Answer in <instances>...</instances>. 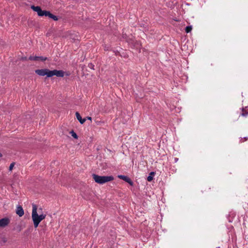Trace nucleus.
I'll list each match as a JSON object with an SVG mask.
<instances>
[{"mask_svg": "<svg viewBox=\"0 0 248 248\" xmlns=\"http://www.w3.org/2000/svg\"><path fill=\"white\" fill-rule=\"evenodd\" d=\"M37 206L36 204H32V219L33 222L34 227L36 228L38 226L39 223L45 218L46 215L45 214H41L38 215L37 212Z\"/></svg>", "mask_w": 248, "mask_h": 248, "instance_id": "1", "label": "nucleus"}, {"mask_svg": "<svg viewBox=\"0 0 248 248\" xmlns=\"http://www.w3.org/2000/svg\"><path fill=\"white\" fill-rule=\"evenodd\" d=\"M93 178L94 181L97 184H103L108 182L113 181L114 177L111 176H99L95 174H92Z\"/></svg>", "mask_w": 248, "mask_h": 248, "instance_id": "2", "label": "nucleus"}, {"mask_svg": "<svg viewBox=\"0 0 248 248\" xmlns=\"http://www.w3.org/2000/svg\"><path fill=\"white\" fill-rule=\"evenodd\" d=\"M35 73L40 76H46L47 77L50 78V70L48 69H37L35 70Z\"/></svg>", "mask_w": 248, "mask_h": 248, "instance_id": "3", "label": "nucleus"}, {"mask_svg": "<svg viewBox=\"0 0 248 248\" xmlns=\"http://www.w3.org/2000/svg\"><path fill=\"white\" fill-rule=\"evenodd\" d=\"M31 8L35 12L37 13L38 16H45L46 14V12L47 11L46 10H42L40 7L39 6H35L32 5L31 6Z\"/></svg>", "mask_w": 248, "mask_h": 248, "instance_id": "4", "label": "nucleus"}, {"mask_svg": "<svg viewBox=\"0 0 248 248\" xmlns=\"http://www.w3.org/2000/svg\"><path fill=\"white\" fill-rule=\"evenodd\" d=\"M50 77L56 76L57 77H63L64 76V72L62 70H50Z\"/></svg>", "mask_w": 248, "mask_h": 248, "instance_id": "5", "label": "nucleus"}, {"mask_svg": "<svg viewBox=\"0 0 248 248\" xmlns=\"http://www.w3.org/2000/svg\"><path fill=\"white\" fill-rule=\"evenodd\" d=\"M10 222V220L8 217H4L0 219V227L4 228Z\"/></svg>", "mask_w": 248, "mask_h": 248, "instance_id": "6", "label": "nucleus"}, {"mask_svg": "<svg viewBox=\"0 0 248 248\" xmlns=\"http://www.w3.org/2000/svg\"><path fill=\"white\" fill-rule=\"evenodd\" d=\"M118 177L128 183L130 186H132L133 185V182L128 177L125 175H119L118 176Z\"/></svg>", "mask_w": 248, "mask_h": 248, "instance_id": "7", "label": "nucleus"}, {"mask_svg": "<svg viewBox=\"0 0 248 248\" xmlns=\"http://www.w3.org/2000/svg\"><path fill=\"white\" fill-rule=\"evenodd\" d=\"M16 214L21 217L24 215V212L23 208L21 205H18L16 209Z\"/></svg>", "mask_w": 248, "mask_h": 248, "instance_id": "8", "label": "nucleus"}, {"mask_svg": "<svg viewBox=\"0 0 248 248\" xmlns=\"http://www.w3.org/2000/svg\"><path fill=\"white\" fill-rule=\"evenodd\" d=\"M45 16H48L49 18L53 19L54 21H57L58 20V18L57 16L53 15L49 11H46V14Z\"/></svg>", "mask_w": 248, "mask_h": 248, "instance_id": "9", "label": "nucleus"}, {"mask_svg": "<svg viewBox=\"0 0 248 248\" xmlns=\"http://www.w3.org/2000/svg\"><path fill=\"white\" fill-rule=\"evenodd\" d=\"M76 116L77 119L81 124H83L86 121V118L82 119L80 114L78 112H76Z\"/></svg>", "mask_w": 248, "mask_h": 248, "instance_id": "10", "label": "nucleus"}, {"mask_svg": "<svg viewBox=\"0 0 248 248\" xmlns=\"http://www.w3.org/2000/svg\"><path fill=\"white\" fill-rule=\"evenodd\" d=\"M242 113H241V115L243 116H246L248 115V106L245 107V108H242Z\"/></svg>", "mask_w": 248, "mask_h": 248, "instance_id": "11", "label": "nucleus"}, {"mask_svg": "<svg viewBox=\"0 0 248 248\" xmlns=\"http://www.w3.org/2000/svg\"><path fill=\"white\" fill-rule=\"evenodd\" d=\"M35 58H36L35 61H41L44 62L47 60V57L43 56H35Z\"/></svg>", "mask_w": 248, "mask_h": 248, "instance_id": "12", "label": "nucleus"}, {"mask_svg": "<svg viewBox=\"0 0 248 248\" xmlns=\"http://www.w3.org/2000/svg\"><path fill=\"white\" fill-rule=\"evenodd\" d=\"M155 174V173L153 171H152L149 174V175L147 177V180L149 181V182H151V181L153 180V175H154Z\"/></svg>", "mask_w": 248, "mask_h": 248, "instance_id": "13", "label": "nucleus"}, {"mask_svg": "<svg viewBox=\"0 0 248 248\" xmlns=\"http://www.w3.org/2000/svg\"><path fill=\"white\" fill-rule=\"evenodd\" d=\"M192 29V28L191 26H188L186 27V28L185 29V31L186 33H189L191 31Z\"/></svg>", "mask_w": 248, "mask_h": 248, "instance_id": "14", "label": "nucleus"}, {"mask_svg": "<svg viewBox=\"0 0 248 248\" xmlns=\"http://www.w3.org/2000/svg\"><path fill=\"white\" fill-rule=\"evenodd\" d=\"M70 133L71 134V136L75 139H77L78 138V136L77 134L73 131H71L70 132Z\"/></svg>", "mask_w": 248, "mask_h": 248, "instance_id": "15", "label": "nucleus"}, {"mask_svg": "<svg viewBox=\"0 0 248 248\" xmlns=\"http://www.w3.org/2000/svg\"><path fill=\"white\" fill-rule=\"evenodd\" d=\"M15 163L14 162H13L10 165V167H9V170H12L14 165H15Z\"/></svg>", "mask_w": 248, "mask_h": 248, "instance_id": "16", "label": "nucleus"}, {"mask_svg": "<svg viewBox=\"0 0 248 248\" xmlns=\"http://www.w3.org/2000/svg\"><path fill=\"white\" fill-rule=\"evenodd\" d=\"M35 59H36V58H35V56H31L29 58L28 60H30L31 61H35Z\"/></svg>", "mask_w": 248, "mask_h": 248, "instance_id": "17", "label": "nucleus"}, {"mask_svg": "<svg viewBox=\"0 0 248 248\" xmlns=\"http://www.w3.org/2000/svg\"><path fill=\"white\" fill-rule=\"evenodd\" d=\"M27 60L28 58L26 57H22L21 58V60L22 61H27Z\"/></svg>", "mask_w": 248, "mask_h": 248, "instance_id": "18", "label": "nucleus"}, {"mask_svg": "<svg viewBox=\"0 0 248 248\" xmlns=\"http://www.w3.org/2000/svg\"><path fill=\"white\" fill-rule=\"evenodd\" d=\"M89 67L93 69L94 65L92 63H89Z\"/></svg>", "mask_w": 248, "mask_h": 248, "instance_id": "19", "label": "nucleus"}, {"mask_svg": "<svg viewBox=\"0 0 248 248\" xmlns=\"http://www.w3.org/2000/svg\"><path fill=\"white\" fill-rule=\"evenodd\" d=\"M85 118H86V120H90V121H92V117H89V116H87Z\"/></svg>", "mask_w": 248, "mask_h": 248, "instance_id": "20", "label": "nucleus"}, {"mask_svg": "<svg viewBox=\"0 0 248 248\" xmlns=\"http://www.w3.org/2000/svg\"><path fill=\"white\" fill-rule=\"evenodd\" d=\"M178 158H175V159H174V160L175 162H177L178 161Z\"/></svg>", "mask_w": 248, "mask_h": 248, "instance_id": "21", "label": "nucleus"}, {"mask_svg": "<svg viewBox=\"0 0 248 248\" xmlns=\"http://www.w3.org/2000/svg\"><path fill=\"white\" fill-rule=\"evenodd\" d=\"M244 139H245V140H248V138L245 137Z\"/></svg>", "mask_w": 248, "mask_h": 248, "instance_id": "22", "label": "nucleus"}, {"mask_svg": "<svg viewBox=\"0 0 248 248\" xmlns=\"http://www.w3.org/2000/svg\"><path fill=\"white\" fill-rule=\"evenodd\" d=\"M2 156V154L0 153V157Z\"/></svg>", "mask_w": 248, "mask_h": 248, "instance_id": "23", "label": "nucleus"}, {"mask_svg": "<svg viewBox=\"0 0 248 248\" xmlns=\"http://www.w3.org/2000/svg\"><path fill=\"white\" fill-rule=\"evenodd\" d=\"M39 210H42V208L39 209Z\"/></svg>", "mask_w": 248, "mask_h": 248, "instance_id": "24", "label": "nucleus"}]
</instances>
